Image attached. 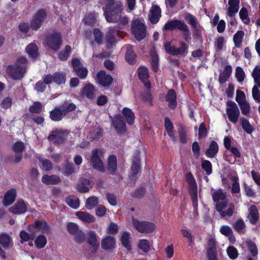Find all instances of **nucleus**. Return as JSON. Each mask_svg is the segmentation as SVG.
<instances>
[{"instance_id":"3","label":"nucleus","mask_w":260,"mask_h":260,"mask_svg":"<svg viewBox=\"0 0 260 260\" xmlns=\"http://www.w3.org/2000/svg\"><path fill=\"white\" fill-rule=\"evenodd\" d=\"M186 181L188 184V190L191 197L193 208L195 212H197L198 202V187L196 180L191 173L189 172L186 174Z\"/></svg>"},{"instance_id":"63","label":"nucleus","mask_w":260,"mask_h":260,"mask_svg":"<svg viewBox=\"0 0 260 260\" xmlns=\"http://www.w3.org/2000/svg\"><path fill=\"white\" fill-rule=\"evenodd\" d=\"M98 17L96 13L90 14L87 15L84 19L83 21L85 24L88 25H92L94 23Z\"/></svg>"},{"instance_id":"27","label":"nucleus","mask_w":260,"mask_h":260,"mask_svg":"<svg viewBox=\"0 0 260 260\" xmlns=\"http://www.w3.org/2000/svg\"><path fill=\"white\" fill-rule=\"evenodd\" d=\"M240 0H229L227 14L230 17L234 16L239 9Z\"/></svg>"},{"instance_id":"28","label":"nucleus","mask_w":260,"mask_h":260,"mask_svg":"<svg viewBox=\"0 0 260 260\" xmlns=\"http://www.w3.org/2000/svg\"><path fill=\"white\" fill-rule=\"evenodd\" d=\"M119 35V32L113 28H109L106 35L107 47L110 48L116 42L115 36Z\"/></svg>"},{"instance_id":"6","label":"nucleus","mask_w":260,"mask_h":260,"mask_svg":"<svg viewBox=\"0 0 260 260\" xmlns=\"http://www.w3.org/2000/svg\"><path fill=\"white\" fill-rule=\"evenodd\" d=\"M226 105L228 107L226 108V112L229 120L234 123H237L240 116L239 108L237 104L232 101H228Z\"/></svg>"},{"instance_id":"34","label":"nucleus","mask_w":260,"mask_h":260,"mask_svg":"<svg viewBox=\"0 0 260 260\" xmlns=\"http://www.w3.org/2000/svg\"><path fill=\"white\" fill-rule=\"evenodd\" d=\"M16 191L14 189H11L8 191L5 195L3 200V204L5 206H9L12 204L15 200Z\"/></svg>"},{"instance_id":"31","label":"nucleus","mask_w":260,"mask_h":260,"mask_svg":"<svg viewBox=\"0 0 260 260\" xmlns=\"http://www.w3.org/2000/svg\"><path fill=\"white\" fill-rule=\"evenodd\" d=\"M115 245V239L111 236H107L102 240L101 246L105 250H112L114 248Z\"/></svg>"},{"instance_id":"19","label":"nucleus","mask_w":260,"mask_h":260,"mask_svg":"<svg viewBox=\"0 0 260 260\" xmlns=\"http://www.w3.org/2000/svg\"><path fill=\"white\" fill-rule=\"evenodd\" d=\"M26 210V205L23 200H18L13 206L9 208L10 212L17 214L23 213Z\"/></svg>"},{"instance_id":"50","label":"nucleus","mask_w":260,"mask_h":260,"mask_svg":"<svg viewBox=\"0 0 260 260\" xmlns=\"http://www.w3.org/2000/svg\"><path fill=\"white\" fill-rule=\"evenodd\" d=\"M99 203V199L95 196L88 198L86 202L85 207L87 209L91 210Z\"/></svg>"},{"instance_id":"20","label":"nucleus","mask_w":260,"mask_h":260,"mask_svg":"<svg viewBox=\"0 0 260 260\" xmlns=\"http://www.w3.org/2000/svg\"><path fill=\"white\" fill-rule=\"evenodd\" d=\"M25 148V145L23 142L20 141H17L14 142L12 146V150L14 152L18 153L15 158V162H18L21 160L22 157V152Z\"/></svg>"},{"instance_id":"43","label":"nucleus","mask_w":260,"mask_h":260,"mask_svg":"<svg viewBox=\"0 0 260 260\" xmlns=\"http://www.w3.org/2000/svg\"><path fill=\"white\" fill-rule=\"evenodd\" d=\"M180 30L182 31L183 38L187 42L191 40L190 33L188 27L184 23L180 21Z\"/></svg>"},{"instance_id":"14","label":"nucleus","mask_w":260,"mask_h":260,"mask_svg":"<svg viewBox=\"0 0 260 260\" xmlns=\"http://www.w3.org/2000/svg\"><path fill=\"white\" fill-rule=\"evenodd\" d=\"M207 256L209 260H217V248L215 240L210 239L208 242Z\"/></svg>"},{"instance_id":"40","label":"nucleus","mask_w":260,"mask_h":260,"mask_svg":"<svg viewBox=\"0 0 260 260\" xmlns=\"http://www.w3.org/2000/svg\"><path fill=\"white\" fill-rule=\"evenodd\" d=\"M92 187L91 182L87 179H83L81 180V183L78 186V190L81 192H88Z\"/></svg>"},{"instance_id":"37","label":"nucleus","mask_w":260,"mask_h":260,"mask_svg":"<svg viewBox=\"0 0 260 260\" xmlns=\"http://www.w3.org/2000/svg\"><path fill=\"white\" fill-rule=\"evenodd\" d=\"M42 181L44 184H56L60 181V179L56 175H44L42 178Z\"/></svg>"},{"instance_id":"33","label":"nucleus","mask_w":260,"mask_h":260,"mask_svg":"<svg viewBox=\"0 0 260 260\" xmlns=\"http://www.w3.org/2000/svg\"><path fill=\"white\" fill-rule=\"evenodd\" d=\"M248 211V218L251 223L254 224L257 222L259 218L258 210L255 206L252 205L249 207Z\"/></svg>"},{"instance_id":"25","label":"nucleus","mask_w":260,"mask_h":260,"mask_svg":"<svg viewBox=\"0 0 260 260\" xmlns=\"http://www.w3.org/2000/svg\"><path fill=\"white\" fill-rule=\"evenodd\" d=\"M82 98L92 99L95 96V89L94 86L90 84L85 85L81 91Z\"/></svg>"},{"instance_id":"56","label":"nucleus","mask_w":260,"mask_h":260,"mask_svg":"<svg viewBox=\"0 0 260 260\" xmlns=\"http://www.w3.org/2000/svg\"><path fill=\"white\" fill-rule=\"evenodd\" d=\"M129 234L127 232H124L122 234L121 237V242L124 247L127 250H130L131 246L129 242Z\"/></svg>"},{"instance_id":"5","label":"nucleus","mask_w":260,"mask_h":260,"mask_svg":"<svg viewBox=\"0 0 260 260\" xmlns=\"http://www.w3.org/2000/svg\"><path fill=\"white\" fill-rule=\"evenodd\" d=\"M132 32L136 39L141 41L146 37V26L143 22L140 20L135 19L132 25Z\"/></svg>"},{"instance_id":"64","label":"nucleus","mask_w":260,"mask_h":260,"mask_svg":"<svg viewBox=\"0 0 260 260\" xmlns=\"http://www.w3.org/2000/svg\"><path fill=\"white\" fill-rule=\"evenodd\" d=\"M258 86L254 85L252 89V95L253 99L257 103H260V91Z\"/></svg>"},{"instance_id":"32","label":"nucleus","mask_w":260,"mask_h":260,"mask_svg":"<svg viewBox=\"0 0 260 260\" xmlns=\"http://www.w3.org/2000/svg\"><path fill=\"white\" fill-rule=\"evenodd\" d=\"M165 126L168 135L173 142L176 143L177 140L174 133L173 124L170 119L168 117H166L165 119Z\"/></svg>"},{"instance_id":"9","label":"nucleus","mask_w":260,"mask_h":260,"mask_svg":"<svg viewBox=\"0 0 260 260\" xmlns=\"http://www.w3.org/2000/svg\"><path fill=\"white\" fill-rule=\"evenodd\" d=\"M25 69L24 66H19L17 64L9 66L7 69V73L14 79L22 78Z\"/></svg>"},{"instance_id":"61","label":"nucleus","mask_w":260,"mask_h":260,"mask_svg":"<svg viewBox=\"0 0 260 260\" xmlns=\"http://www.w3.org/2000/svg\"><path fill=\"white\" fill-rule=\"evenodd\" d=\"M239 16L245 24H248L250 22V19L248 17V13L245 8H242L239 12Z\"/></svg>"},{"instance_id":"26","label":"nucleus","mask_w":260,"mask_h":260,"mask_svg":"<svg viewBox=\"0 0 260 260\" xmlns=\"http://www.w3.org/2000/svg\"><path fill=\"white\" fill-rule=\"evenodd\" d=\"M67 134L61 130H57L52 132L49 136V140L54 143H59L61 142L66 137Z\"/></svg>"},{"instance_id":"51","label":"nucleus","mask_w":260,"mask_h":260,"mask_svg":"<svg viewBox=\"0 0 260 260\" xmlns=\"http://www.w3.org/2000/svg\"><path fill=\"white\" fill-rule=\"evenodd\" d=\"M66 202L72 208L76 209L79 207V200L76 197L70 196L67 197Z\"/></svg>"},{"instance_id":"4","label":"nucleus","mask_w":260,"mask_h":260,"mask_svg":"<svg viewBox=\"0 0 260 260\" xmlns=\"http://www.w3.org/2000/svg\"><path fill=\"white\" fill-rule=\"evenodd\" d=\"M103 157V151L101 149L95 148L92 150L89 158L91 166L94 169L102 172L105 170V166L102 160Z\"/></svg>"},{"instance_id":"44","label":"nucleus","mask_w":260,"mask_h":260,"mask_svg":"<svg viewBox=\"0 0 260 260\" xmlns=\"http://www.w3.org/2000/svg\"><path fill=\"white\" fill-rule=\"evenodd\" d=\"M26 51L29 56L35 58L38 56V47L35 44L31 43L26 47Z\"/></svg>"},{"instance_id":"46","label":"nucleus","mask_w":260,"mask_h":260,"mask_svg":"<svg viewBox=\"0 0 260 260\" xmlns=\"http://www.w3.org/2000/svg\"><path fill=\"white\" fill-rule=\"evenodd\" d=\"M64 116L63 112H62L61 109L58 108H55L50 112V118L52 120L54 121H59L60 120L63 116Z\"/></svg>"},{"instance_id":"12","label":"nucleus","mask_w":260,"mask_h":260,"mask_svg":"<svg viewBox=\"0 0 260 260\" xmlns=\"http://www.w3.org/2000/svg\"><path fill=\"white\" fill-rule=\"evenodd\" d=\"M72 65L74 70L77 75L81 79H84L88 73L87 69L81 63L80 60L77 58L72 59L71 61Z\"/></svg>"},{"instance_id":"57","label":"nucleus","mask_w":260,"mask_h":260,"mask_svg":"<svg viewBox=\"0 0 260 260\" xmlns=\"http://www.w3.org/2000/svg\"><path fill=\"white\" fill-rule=\"evenodd\" d=\"M76 108V106L73 103H64L61 106V109L63 112L64 115L68 113L74 111Z\"/></svg>"},{"instance_id":"45","label":"nucleus","mask_w":260,"mask_h":260,"mask_svg":"<svg viewBox=\"0 0 260 260\" xmlns=\"http://www.w3.org/2000/svg\"><path fill=\"white\" fill-rule=\"evenodd\" d=\"M244 36V32L243 30H239L234 35L233 40L236 47H241Z\"/></svg>"},{"instance_id":"24","label":"nucleus","mask_w":260,"mask_h":260,"mask_svg":"<svg viewBox=\"0 0 260 260\" xmlns=\"http://www.w3.org/2000/svg\"><path fill=\"white\" fill-rule=\"evenodd\" d=\"M184 19L194 29V31H200V26L197 18L190 13H186L184 15Z\"/></svg>"},{"instance_id":"49","label":"nucleus","mask_w":260,"mask_h":260,"mask_svg":"<svg viewBox=\"0 0 260 260\" xmlns=\"http://www.w3.org/2000/svg\"><path fill=\"white\" fill-rule=\"evenodd\" d=\"M72 51V48L69 45H67L58 54V57L61 60H66L70 56Z\"/></svg>"},{"instance_id":"59","label":"nucleus","mask_w":260,"mask_h":260,"mask_svg":"<svg viewBox=\"0 0 260 260\" xmlns=\"http://www.w3.org/2000/svg\"><path fill=\"white\" fill-rule=\"evenodd\" d=\"M241 122L243 129L247 133L251 134L253 132V129L247 119L245 118H241Z\"/></svg>"},{"instance_id":"39","label":"nucleus","mask_w":260,"mask_h":260,"mask_svg":"<svg viewBox=\"0 0 260 260\" xmlns=\"http://www.w3.org/2000/svg\"><path fill=\"white\" fill-rule=\"evenodd\" d=\"M122 113L125 117L127 123L129 125L133 124L135 120V115L132 111L130 109L125 107L122 109Z\"/></svg>"},{"instance_id":"62","label":"nucleus","mask_w":260,"mask_h":260,"mask_svg":"<svg viewBox=\"0 0 260 260\" xmlns=\"http://www.w3.org/2000/svg\"><path fill=\"white\" fill-rule=\"evenodd\" d=\"M235 76L239 82H242L245 78V74L243 69L240 67H237L236 69Z\"/></svg>"},{"instance_id":"11","label":"nucleus","mask_w":260,"mask_h":260,"mask_svg":"<svg viewBox=\"0 0 260 260\" xmlns=\"http://www.w3.org/2000/svg\"><path fill=\"white\" fill-rule=\"evenodd\" d=\"M46 17V12L43 10L38 11L33 16L30 25L32 29L37 30L39 28Z\"/></svg>"},{"instance_id":"2","label":"nucleus","mask_w":260,"mask_h":260,"mask_svg":"<svg viewBox=\"0 0 260 260\" xmlns=\"http://www.w3.org/2000/svg\"><path fill=\"white\" fill-rule=\"evenodd\" d=\"M211 196L215 209L222 218L231 217L233 214L235 206L233 204H228L226 192L221 189L211 188Z\"/></svg>"},{"instance_id":"53","label":"nucleus","mask_w":260,"mask_h":260,"mask_svg":"<svg viewBox=\"0 0 260 260\" xmlns=\"http://www.w3.org/2000/svg\"><path fill=\"white\" fill-rule=\"evenodd\" d=\"M189 131L187 128L180 127V142L185 144L187 142Z\"/></svg>"},{"instance_id":"41","label":"nucleus","mask_w":260,"mask_h":260,"mask_svg":"<svg viewBox=\"0 0 260 260\" xmlns=\"http://www.w3.org/2000/svg\"><path fill=\"white\" fill-rule=\"evenodd\" d=\"M126 48L125 59L128 63L133 64L136 61V55L132 50L131 46L127 45Z\"/></svg>"},{"instance_id":"36","label":"nucleus","mask_w":260,"mask_h":260,"mask_svg":"<svg viewBox=\"0 0 260 260\" xmlns=\"http://www.w3.org/2000/svg\"><path fill=\"white\" fill-rule=\"evenodd\" d=\"M218 151V145L217 143L213 141L210 143L209 148L206 150L205 154L208 158L214 157Z\"/></svg>"},{"instance_id":"23","label":"nucleus","mask_w":260,"mask_h":260,"mask_svg":"<svg viewBox=\"0 0 260 260\" xmlns=\"http://www.w3.org/2000/svg\"><path fill=\"white\" fill-rule=\"evenodd\" d=\"M138 74L139 79L143 82L145 87L148 89L150 88V83L148 82L149 74L148 69L144 67L138 69Z\"/></svg>"},{"instance_id":"8","label":"nucleus","mask_w":260,"mask_h":260,"mask_svg":"<svg viewBox=\"0 0 260 260\" xmlns=\"http://www.w3.org/2000/svg\"><path fill=\"white\" fill-rule=\"evenodd\" d=\"M132 223L134 226L142 233H150L155 228V226L153 223L148 221H140L134 218L132 220Z\"/></svg>"},{"instance_id":"58","label":"nucleus","mask_w":260,"mask_h":260,"mask_svg":"<svg viewBox=\"0 0 260 260\" xmlns=\"http://www.w3.org/2000/svg\"><path fill=\"white\" fill-rule=\"evenodd\" d=\"M139 248L144 252L147 253L151 249V246L147 240H140L138 244Z\"/></svg>"},{"instance_id":"16","label":"nucleus","mask_w":260,"mask_h":260,"mask_svg":"<svg viewBox=\"0 0 260 260\" xmlns=\"http://www.w3.org/2000/svg\"><path fill=\"white\" fill-rule=\"evenodd\" d=\"M97 79L99 84L104 87L109 86L113 81L112 77L109 74H106L103 71L99 72L97 74Z\"/></svg>"},{"instance_id":"29","label":"nucleus","mask_w":260,"mask_h":260,"mask_svg":"<svg viewBox=\"0 0 260 260\" xmlns=\"http://www.w3.org/2000/svg\"><path fill=\"white\" fill-rule=\"evenodd\" d=\"M77 217L82 222L90 223L95 221V217L86 212L78 211L76 213Z\"/></svg>"},{"instance_id":"30","label":"nucleus","mask_w":260,"mask_h":260,"mask_svg":"<svg viewBox=\"0 0 260 260\" xmlns=\"http://www.w3.org/2000/svg\"><path fill=\"white\" fill-rule=\"evenodd\" d=\"M232 72V68L230 65L225 66L223 71L219 74L218 81L220 84H223L228 81Z\"/></svg>"},{"instance_id":"13","label":"nucleus","mask_w":260,"mask_h":260,"mask_svg":"<svg viewBox=\"0 0 260 260\" xmlns=\"http://www.w3.org/2000/svg\"><path fill=\"white\" fill-rule=\"evenodd\" d=\"M39 230L44 233H47L49 232V226L44 221H37L31 225H29L28 230L32 233H35Z\"/></svg>"},{"instance_id":"60","label":"nucleus","mask_w":260,"mask_h":260,"mask_svg":"<svg viewBox=\"0 0 260 260\" xmlns=\"http://www.w3.org/2000/svg\"><path fill=\"white\" fill-rule=\"evenodd\" d=\"M228 255L231 259H236L239 255L237 249L233 246H229L226 249Z\"/></svg>"},{"instance_id":"48","label":"nucleus","mask_w":260,"mask_h":260,"mask_svg":"<svg viewBox=\"0 0 260 260\" xmlns=\"http://www.w3.org/2000/svg\"><path fill=\"white\" fill-rule=\"evenodd\" d=\"M251 76L253 78L255 85L258 86L260 88V66H256L251 73Z\"/></svg>"},{"instance_id":"47","label":"nucleus","mask_w":260,"mask_h":260,"mask_svg":"<svg viewBox=\"0 0 260 260\" xmlns=\"http://www.w3.org/2000/svg\"><path fill=\"white\" fill-rule=\"evenodd\" d=\"M150 56L152 69L154 72H157L158 70V57L154 50L150 51Z\"/></svg>"},{"instance_id":"1","label":"nucleus","mask_w":260,"mask_h":260,"mask_svg":"<svg viewBox=\"0 0 260 260\" xmlns=\"http://www.w3.org/2000/svg\"><path fill=\"white\" fill-rule=\"evenodd\" d=\"M105 7L103 8L104 14L109 22H118L125 25L128 22L127 18L122 13V4L117 0H104Z\"/></svg>"},{"instance_id":"10","label":"nucleus","mask_w":260,"mask_h":260,"mask_svg":"<svg viewBox=\"0 0 260 260\" xmlns=\"http://www.w3.org/2000/svg\"><path fill=\"white\" fill-rule=\"evenodd\" d=\"M66 75L61 72H56L53 75H47L44 77V82L50 84L53 81L57 84H64L66 82Z\"/></svg>"},{"instance_id":"55","label":"nucleus","mask_w":260,"mask_h":260,"mask_svg":"<svg viewBox=\"0 0 260 260\" xmlns=\"http://www.w3.org/2000/svg\"><path fill=\"white\" fill-rule=\"evenodd\" d=\"M202 168L205 171L207 175H209L212 173V166L211 162L208 160H201Z\"/></svg>"},{"instance_id":"7","label":"nucleus","mask_w":260,"mask_h":260,"mask_svg":"<svg viewBox=\"0 0 260 260\" xmlns=\"http://www.w3.org/2000/svg\"><path fill=\"white\" fill-rule=\"evenodd\" d=\"M62 43L61 35L58 33H54L47 37L44 43L50 49L57 51L59 49Z\"/></svg>"},{"instance_id":"22","label":"nucleus","mask_w":260,"mask_h":260,"mask_svg":"<svg viewBox=\"0 0 260 260\" xmlns=\"http://www.w3.org/2000/svg\"><path fill=\"white\" fill-rule=\"evenodd\" d=\"M161 16V10L159 7L156 5H152L150 10L149 18L151 23H156Z\"/></svg>"},{"instance_id":"54","label":"nucleus","mask_w":260,"mask_h":260,"mask_svg":"<svg viewBox=\"0 0 260 260\" xmlns=\"http://www.w3.org/2000/svg\"><path fill=\"white\" fill-rule=\"evenodd\" d=\"M108 168L111 173L114 172L117 168V159L114 155H110L108 160Z\"/></svg>"},{"instance_id":"18","label":"nucleus","mask_w":260,"mask_h":260,"mask_svg":"<svg viewBox=\"0 0 260 260\" xmlns=\"http://www.w3.org/2000/svg\"><path fill=\"white\" fill-rule=\"evenodd\" d=\"M86 239L87 243L94 250L97 249L100 246L98 241V236L95 232L93 231H88L86 233Z\"/></svg>"},{"instance_id":"17","label":"nucleus","mask_w":260,"mask_h":260,"mask_svg":"<svg viewBox=\"0 0 260 260\" xmlns=\"http://www.w3.org/2000/svg\"><path fill=\"white\" fill-rule=\"evenodd\" d=\"M231 181L232 182V185L231 187V191L233 193H239L238 195H236L234 198L235 201L239 202L241 201L240 198V187L239 182V178L237 174H235L231 178Z\"/></svg>"},{"instance_id":"21","label":"nucleus","mask_w":260,"mask_h":260,"mask_svg":"<svg viewBox=\"0 0 260 260\" xmlns=\"http://www.w3.org/2000/svg\"><path fill=\"white\" fill-rule=\"evenodd\" d=\"M164 47L167 53L173 55V57L171 58V61L177 64L178 63L177 61L174 58V57L178 55L179 54V50L178 48L175 47L174 42H170L166 43L164 44Z\"/></svg>"},{"instance_id":"52","label":"nucleus","mask_w":260,"mask_h":260,"mask_svg":"<svg viewBox=\"0 0 260 260\" xmlns=\"http://www.w3.org/2000/svg\"><path fill=\"white\" fill-rule=\"evenodd\" d=\"M47 244V239L43 235H39L35 240V244L37 248L41 249L44 248Z\"/></svg>"},{"instance_id":"38","label":"nucleus","mask_w":260,"mask_h":260,"mask_svg":"<svg viewBox=\"0 0 260 260\" xmlns=\"http://www.w3.org/2000/svg\"><path fill=\"white\" fill-rule=\"evenodd\" d=\"M166 101L168 102L169 107L171 109H174L177 106L176 95L173 90L168 91L166 96Z\"/></svg>"},{"instance_id":"35","label":"nucleus","mask_w":260,"mask_h":260,"mask_svg":"<svg viewBox=\"0 0 260 260\" xmlns=\"http://www.w3.org/2000/svg\"><path fill=\"white\" fill-rule=\"evenodd\" d=\"M0 244L5 249L12 247L13 242L12 238L6 234H2L0 236Z\"/></svg>"},{"instance_id":"15","label":"nucleus","mask_w":260,"mask_h":260,"mask_svg":"<svg viewBox=\"0 0 260 260\" xmlns=\"http://www.w3.org/2000/svg\"><path fill=\"white\" fill-rule=\"evenodd\" d=\"M112 124L117 132L119 134H122L126 131V125L121 115H116L114 117Z\"/></svg>"},{"instance_id":"42","label":"nucleus","mask_w":260,"mask_h":260,"mask_svg":"<svg viewBox=\"0 0 260 260\" xmlns=\"http://www.w3.org/2000/svg\"><path fill=\"white\" fill-rule=\"evenodd\" d=\"M226 40L225 38L218 36L215 38L214 44L216 51H220L223 49Z\"/></svg>"}]
</instances>
